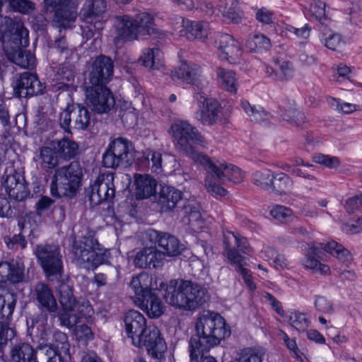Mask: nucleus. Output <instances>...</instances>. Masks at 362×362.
Segmentation results:
<instances>
[{
  "label": "nucleus",
  "mask_w": 362,
  "mask_h": 362,
  "mask_svg": "<svg viewBox=\"0 0 362 362\" xmlns=\"http://www.w3.org/2000/svg\"><path fill=\"white\" fill-rule=\"evenodd\" d=\"M86 96L87 105L96 114H107L115 105L114 95L106 86H87Z\"/></svg>",
  "instance_id": "nucleus-13"
},
{
  "label": "nucleus",
  "mask_w": 362,
  "mask_h": 362,
  "mask_svg": "<svg viewBox=\"0 0 362 362\" xmlns=\"http://www.w3.org/2000/svg\"><path fill=\"white\" fill-rule=\"evenodd\" d=\"M270 215L276 221L284 223L293 217V211L290 208L276 204L270 210Z\"/></svg>",
  "instance_id": "nucleus-56"
},
{
  "label": "nucleus",
  "mask_w": 362,
  "mask_h": 362,
  "mask_svg": "<svg viewBox=\"0 0 362 362\" xmlns=\"http://www.w3.org/2000/svg\"><path fill=\"white\" fill-rule=\"evenodd\" d=\"M105 21L101 20H89V22L84 21V24L81 25L82 35L87 40L92 38L96 32L103 29Z\"/></svg>",
  "instance_id": "nucleus-54"
},
{
  "label": "nucleus",
  "mask_w": 362,
  "mask_h": 362,
  "mask_svg": "<svg viewBox=\"0 0 362 362\" xmlns=\"http://www.w3.org/2000/svg\"><path fill=\"white\" fill-rule=\"evenodd\" d=\"M214 45L221 52V57L231 63H235L242 56L240 43L230 35L218 33L215 37Z\"/></svg>",
  "instance_id": "nucleus-20"
},
{
  "label": "nucleus",
  "mask_w": 362,
  "mask_h": 362,
  "mask_svg": "<svg viewBox=\"0 0 362 362\" xmlns=\"http://www.w3.org/2000/svg\"><path fill=\"white\" fill-rule=\"evenodd\" d=\"M182 210L185 216H188L189 222H196L201 219L200 204L194 200H187L185 202Z\"/></svg>",
  "instance_id": "nucleus-52"
},
{
  "label": "nucleus",
  "mask_w": 362,
  "mask_h": 362,
  "mask_svg": "<svg viewBox=\"0 0 362 362\" xmlns=\"http://www.w3.org/2000/svg\"><path fill=\"white\" fill-rule=\"evenodd\" d=\"M4 241L10 250H18V248L23 250L27 246V240L25 236L21 235V233L16 234L12 237L6 236L4 238Z\"/></svg>",
  "instance_id": "nucleus-59"
},
{
  "label": "nucleus",
  "mask_w": 362,
  "mask_h": 362,
  "mask_svg": "<svg viewBox=\"0 0 362 362\" xmlns=\"http://www.w3.org/2000/svg\"><path fill=\"white\" fill-rule=\"evenodd\" d=\"M11 9L23 15H30L35 9V4L30 0H8Z\"/></svg>",
  "instance_id": "nucleus-49"
},
{
  "label": "nucleus",
  "mask_w": 362,
  "mask_h": 362,
  "mask_svg": "<svg viewBox=\"0 0 362 362\" xmlns=\"http://www.w3.org/2000/svg\"><path fill=\"white\" fill-rule=\"evenodd\" d=\"M73 127L78 130L86 129L90 124V115L88 109L77 103L72 105Z\"/></svg>",
  "instance_id": "nucleus-39"
},
{
  "label": "nucleus",
  "mask_w": 362,
  "mask_h": 362,
  "mask_svg": "<svg viewBox=\"0 0 362 362\" xmlns=\"http://www.w3.org/2000/svg\"><path fill=\"white\" fill-rule=\"evenodd\" d=\"M45 86L35 73L23 72L17 78L14 90L21 98H30L42 94Z\"/></svg>",
  "instance_id": "nucleus-19"
},
{
  "label": "nucleus",
  "mask_w": 362,
  "mask_h": 362,
  "mask_svg": "<svg viewBox=\"0 0 362 362\" xmlns=\"http://www.w3.org/2000/svg\"><path fill=\"white\" fill-rule=\"evenodd\" d=\"M31 296L38 308L55 315L58 305L53 291L48 285L42 282L37 283L35 285Z\"/></svg>",
  "instance_id": "nucleus-21"
},
{
  "label": "nucleus",
  "mask_w": 362,
  "mask_h": 362,
  "mask_svg": "<svg viewBox=\"0 0 362 362\" xmlns=\"http://www.w3.org/2000/svg\"><path fill=\"white\" fill-rule=\"evenodd\" d=\"M164 259L163 252L156 247H148L136 253L134 263L139 268L158 269L163 265Z\"/></svg>",
  "instance_id": "nucleus-24"
},
{
  "label": "nucleus",
  "mask_w": 362,
  "mask_h": 362,
  "mask_svg": "<svg viewBox=\"0 0 362 362\" xmlns=\"http://www.w3.org/2000/svg\"><path fill=\"white\" fill-rule=\"evenodd\" d=\"M74 71L71 67L60 66L55 74L56 83L52 85V90L59 93L71 91L73 88L71 82L74 81Z\"/></svg>",
  "instance_id": "nucleus-32"
},
{
  "label": "nucleus",
  "mask_w": 362,
  "mask_h": 362,
  "mask_svg": "<svg viewBox=\"0 0 362 362\" xmlns=\"http://www.w3.org/2000/svg\"><path fill=\"white\" fill-rule=\"evenodd\" d=\"M279 115L284 120L296 126H301L305 123V114L298 111L295 107L294 104H291L288 107L281 105L279 107Z\"/></svg>",
  "instance_id": "nucleus-41"
},
{
  "label": "nucleus",
  "mask_w": 362,
  "mask_h": 362,
  "mask_svg": "<svg viewBox=\"0 0 362 362\" xmlns=\"http://www.w3.org/2000/svg\"><path fill=\"white\" fill-rule=\"evenodd\" d=\"M200 158V164L207 171L205 187L214 197L227 194V190L223 187L226 181L239 182L243 180L241 170L237 166L219 161L214 162L208 156H201Z\"/></svg>",
  "instance_id": "nucleus-6"
},
{
  "label": "nucleus",
  "mask_w": 362,
  "mask_h": 362,
  "mask_svg": "<svg viewBox=\"0 0 362 362\" xmlns=\"http://www.w3.org/2000/svg\"><path fill=\"white\" fill-rule=\"evenodd\" d=\"M156 280V278L144 272L132 279L129 286L135 293L136 303L155 292L158 288Z\"/></svg>",
  "instance_id": "nucleus-25"
},
{
  "label": "nucleus",
  "mask_w": 362,
  "mask_h": 362,
  "mask_svg": "<svg viewBox=\"0 0 362 362\" xmlns=\"http://www.w3.org/2000/svg\"><path fill=\"white\" fill-rule=\"evenodd\" d=\"M34 254L45 276H61L63 272L62 255L59 245L54 244H39L34 249Z\"/></svg>",
  "instance_id": "nucleus-12"
},
{
  "label": "nucleus",
  "mask_w": 362,
  "mask_h": 362,
  "mask_svg": "<svg viewBox=\"0 0 362 362\" xmlns=\"http://www.w3.org/2000/svg\"><path fill=\"white\" fill-rule=\"evenodd\" d=\"M71 311L76 315V318H88L93 313L90 303L85 299L77 300L74 305V308Z\"/></svg>",
  "instance_id": "nucleus-57"
},
{
  "label": "nucleus",
  "mask_w": 362,
  "mask_h": 362,
  "mask_svg": "<svg viewBox=\"0 0 362 362\" xmlns=\"http://www.w3.org/2000/svg\"><path fill=\"white\" fill-rule=\"evenodd\" d=\"M320 40L326 47L334 51L340 49L345 43L339 33H323Z\"/></svg>",
  "instance_id": "nucleus-53"
},
{
  "label": "nucleus",
  "mask_w": 362,
  "mask_h": 362,
  "mask_svg": "<svg viewBox=\"0 0 362 362\" xmlns=\"http://www.w3.org/2000/svg\"><path fill=\"white\" fill-rule=\"evenodd\" d=\"M183 27L188 39H204L209 34V23L204 21L182 20Z\"/></svg>",
  "instance_id": "nucleus-37"
},
{
  "label": "nucleus",
  "mask_w": 362,
  "mask_h": 362,
  "mask_svg": "<svg viewBox=\"0 0 362 362\" xmlns=\"http://www.w3.org/2000/svg\"><path fill=\"white\" fill-rule=\"evenodd\" d=\"M202 74L201 67L194 63H187L184 61L177 69L172 71L171 76L182 82L190 84L197 88V91H201L202 82L200 80Z\"/></svg>",
  "instance_id": "nucleus-23"
},
{
  "label": "nucleus",
  "mask_w": 362,
  "mask_h": 362,
  "mask_svg": "<svg viewBox=\"0 0 362 362\" xmlns=\"http://www.w3.org/2000/svg\"><path fill=\"white\" fill-rule=\"evenodd\" d=\"M264 353L255 347H247L240 350L237 362H262Z\"/></svg>",
  "instance_id": "nucleus-47"
},
{
  "label": "nucleus",
  "mask_w": 362,
  "mask_h": 362,
  "mask_svg": "<svg viewBox=\"0 0 362 362\" xmlns=\"http://www.w3.org/2000/svg\"><path fill=\"white\" fill-rule=\"evenodd\" d=\"M49 313L44 310H41L40 312L35 313L27 317L26 325L28 331H33L36 329L42 328L48 325L47 320Z\"/></svg>",
  "instance_id": "nucleus-50"
},
{
  "label": "nucleus",
  "mask_w": 362,
  "mask_h": 362,
  "mask_svg": "<svg viewBox=\"0 0 362 362\" xmlns=\"http://www.w3.org/2000/svg\"><path fill=\"white\" fill-rule=\"evenodd\" d=\"M267 256L273 259V264L276 269H283L288 266L287 259L283 254L278 253L274 248H268Z\"/></svg>",
  "instance_id": "nucleus-63"
},
{
  "label": "nucleus",
  "mask_w": 362,
  "mask_h": 362,
  "mask_svg": "<svg viewBox=\"0 0 362 362\" xmlns=\"http://www.w3.org/2000/svg\"><path fill=\"white\" fill-rule=\"evenodd\" d=\"M59 302L63 310L71 311L76 302L73 296V291L70 286L63 284L59 286Z\"/></svg>",
  "instance_id": "nucleus-46"
},
{
  "label": "nucleus",
  "mask_w": 362,
  "mask_h": 362,
  "mask_svg": "<svg viewBox=\"0 0 362 362\" xmlns=\"http://www.w3.org/2000/svg\"><path fill=\"white\" fill-rule=\"evenodd\" d=\"M273 172L268 169L256 171L252 175V182L256 185L267 191L269 190Z\"/></svg>",
  "instance_id": "nucleus-51"
},
{
  "label": "nucleus",
  "mask_w": 362,
  "mask_h": 362,
  "mask_svg": "<svg viewBox=\"0 0 362 362\" xmlns=\"http://www.w3.org/2000/svg\"><path fill=\"white\" fill-rule=\"evenodd\" d=\"M107 4L105 0H86L81 10L83 21L96 20L102 17L105 12Z\"/></svg>",
  "instance_id": "nucleus-35"
},
{
  "label": "nucleus",
  "mask_w": 362,
  "mask_h": 362,
  "mask_svg": "<svg viewBox=\"0 0 362 362\" xmlns=\"http://www.w3.org/2000/svg\"><path fill=\"white\" fill-rule=\"evenodd\" d=\"M8 195L11 199L17 202H22L27 199L30 195V191L25 181L18 184Z\"/></svg>",
  "instance_id": "nucleus-62"
},
{
  "label": "nucleus",
  "mask_w": 362,
  "mask_h": 362,
  "mask_svg": "<svg viewBox=\"0 0 362 362\" xmlns=\"http://www.w3.org/2000/svg\"><path fill=\"white\" fill-rule=\"evenodd\" d=\"M48 11L54 12L53 23L59 28H67L76 18L78 0H45Z\"/></svg>",
  "instance_id": "nucleus-15"
},
{
  "label": "nucleus",
  "mask_w": 362,
  "mask_h": 362,
  "mask_svg": "<svg viewBox=\"0 0 362 362\" xmlns=\"http://www.w3.org/2000/svg\"><path fill=\"white\" fill-rule=\"evenodd\" d=\"M114 62L107 56L100 54L92 63L88 72L90 86H106L112 78Z\"/></svg>",
  "instance_id": "nucleus-17"
},
{
  "label": "nucleus",
  "mask_w": 362,
  "mask_h": 362,
  "mask_svg": "<svg viewBox=\"0 0 362 362\" xmlns=\"http://www.w3.org/2000/svg\"><path fill=\"white\" fill-rule=\"evenodd\" d=\"M160 50L158 48H146L143 50L139 61L146 68L159 69L162 64L160 62H156L155 61V57L158 54Z\"/></svg>",
  "instance_id": "nucleus-48"
},
{
  "label": "nucleus",
  "mask_w": 362,
  "mask_h": 362,
  "mask_svg": "<svg viewBox=\"0 0 362 362\" xmlns=\"http://www.w3.org/2000/svg\"><path fill=\"white\" fill-rule=\"evenodd\" d=\"M170 132L176 149L201 163L200 157L206 156L199 153L194 145L204 146L205 140L197 127L187 121L177 120L171 124Z\"/></svg>",
  "instance_id": "nucleus-9"
},
{
  "label": "nucleus",
  "mask_w": 362,
  "mask_h": 362,
  "mask_svg": "<svg viewBox=\"0 0 362 362\" xmlns=\"http://www.w3.org/2000/svg\"><path fill=\"white\" fill-rule=\"evenodd\" d=\"M246 47L250 52H260L269 49L271 42L264 34H253L247 40Z\"/></svg>",
  "instance_id": "nucleus-44"
},
{
  "label": "nucleus",
  "mask_w": 362,
  "mask_h": 362,
  "mask_svg": "<svg viewBox=\"0 0 362 362\" xmlns=\"http://www.w3.org/2000/svg\"><path fill=\"white\" fill-rule=\"evenodd\" d=\"M115 18L116 36L114 42L116 45L120 42H126L137 40L139 35L155 33L153 18L147 13H141L135 16H117Z\"/></svg>",
  "instance_id": "nucleus-8"
},
{
  "label": "nucleus",
  "mask_w": 362,
  "mask_h": 362,
  "mask_svg": "<svg viewBox=\"0 0 362 362\" xmlns=\"http://www.w3.org/2000/svg\"><path fill=\"white\" fill-rule=\"evenodd\" d=\"M15 306V300L6 304V299L0 295V351L2 352L8 342L16 335L15 330L8 326Z\"/></svg>",
  "instance_id": "nucleus-18"
},
{
  "label": "nucleus",
  "mask_w": 362,
  "mask_h": 362,
  "mask_svg": "<svg viewBox=\"0 0 362 362\" xmlns=\"http://www.w3.org/2000/svg\"><path fill=\"white\" fill-rule=\"evenodd\" d=\"M193 98L198 109L195 112L196 119L203 125L211 126L217 123L221 110L218 101L213 98H207L202 91H194Z\"/></svg>",
  "instance_id": "nucleus-16"
},
{
  "label": "nucleus",
  "mask_w": 362,
  "mask_h": 362,
  "mask_svg": "<svg viewBox=\"0 0 362 362\" xmlns=\"http://www.w3.org/2000/svg\"><path fill=\"white\" fill-rule=\"evenodd\" d=\"M134 149L127 139L118 137L109 143L103 155V164L105 168H128L134 161Z\"/></svg>",
  "instance_id": "nucleus-11"
},
{
  "label": "nucleus",
  "mask_w": 362,
  "mask_h": 362,
  "mask_svg": "<svg viewBox=\"0 0 362 362\" xmlns=\"http://www.w3.org/2000/svg\"><path fill=\"white\" fill-rule=\"evenodd\" d=\"M182 192L173 187H163L160 192L158 202L163 211H170L178 208L182 201Z\"/></svg>",
  "instance_id": "nucleus-30"
},
{
  "label": "nucleus",
  "mask_w": 362,
  "mask_h": 362,
  "mask_svg": "<svg viewBox=\"0 0 362 362\" xmlns=\"http://www.w3.org/2000/svg\"><path fill=\"white\" fill-rule=\"evenodd\" d=\"M326 4L324 1L317 0L310 5V11L313 16L320 21L321 23H325L327 20L325 13Z\"/></svg>",
  "instance_id": "nucleus-61"
},
{
  "label": "nucleus",
  "mask_w": 362,
  "mask_h": 362,
  "mask_svg": "<svg viewBox=\"0 0 362 362\" xmlns=\"http://www.w3.org/2000/svg\"><path fill=\"white\" fill-rule=\"evenodd\" d=\"M25 181V180L23 176H22L20 173L14 172V173L6 175L3 182V186L5 189V192L8 194L13 189H15V187H16L18 184L23 183Z\"/></svg>",
  "instance_id": "nucleus-60"
},
{
  "label": "nucleus",
  "mask_w": 362,
  "mask_h": 362,
  "mask_svg": "<svg viewBox=\"0 0 362 362\" xmlns=\"http://www.w3.org/2000/svg\"><path fill=\"white\" fill-rule=\"evenodd\" d=\"M271 187L268 192L277 194H285L291 185L289 176L281 172H273Z\"/></svg>",
  "instance_id": "nucleus-42"
},
{
  "label": "nucleus",
  "mask_w": 362,
  "mask_h": 362,
  "mask_svg": "<svg viewBox=\"0 0 362 362\" xmlns=\"http://www.w3.org/2000/svg\"><path fill=\"white\" fill-rule=\"evenodd\" d=\"M240 106L245 112L248 115L251 122L267 127L271 122L272 116L262 107L251 105L247 100H241Z\"/></svg>",
  "instance_id": "nucleus-31"
},
{
  "label": "nucleus",
  "mask_w": 362,
  "mask_h": 362,
  "mask_svg": "<svg viewBox=\"0 0 362 362\" xmlns=\"http://www.w3.org/2000/svg\"><path fill=\"white\" fill-rule=\"evenodd\" d=\"M165 301L176 308L193 310L207 300V291L191 281L171 280L164 294Z\"/></svg>",
  "instance_id": "nucleus-5"
},
{
  "label": "nucleus",
  "mask_w": 362,
  "mask_h": 362,
  "mask_svg": "<svg viewBox=\"0 0 362 362\" xmlns=\"http://www.w3.org/2000/svg\"><path fill=\"white\" fill-rule=\"evenodd\" d=\"M325 252L332 255L343 263H348L352 260V255L346 248L341 244L331 240L326 243H313L308 248L302 260L303 265L315 273L328 274L330 271L329 266L320 262V259H323Z\"/></svg>",
  "instance_id": "nucleus-7"
},
{
  "label": "nucleus",
  "mask_w": 362,
  "mask_h": 362,
  "mask_svg": "<svg viewBox=\"0 0 362 362\" xmlns=\"http://www.w3.org/2000/svg\"><path fill=\"white\" fill-rule=\"evenodd\" d=\"M40 164L42 169H53L59 165V156L52 147L43 146L39 152Z\"/></svg>",
  "instance_id": "nucleus-43"
},
{
  "label": "nucleus",
  "mask_w": 362,
  "mask_h": 362,
  "mask_svg": "<svg viewBox=\"0 0 362 362\" xmlns=\"http://www.w3.org/2000/svg\"><path fill=\"white\" fill-rule=\"evenodd\" d=\"M125 331L135 346H146L148 354L155 360H164L167 344L157 327L146 329L144 316L137 310L128 311L124 319Z\"/></svg>",
  "instance_id": "nucleus-2"
},
{
  "label": "nucleus",
  "mask_w": 362,
  "mask_h": 362,
  "mask_svg": "<svg viewBox=\"0 0 362 362\" xmlns=\"http://www.w3.org/2000/svg\"><path fill=\"white\" fill-rule=\"evenodd\" d=\"M136 303L151 318L159 317L164 313L165 307L156 291Z\"/></svg>",
  "instance_id": "nucleus-33"
},
{
  "label": "nucleus",
  "mask_w": 362,
  "mask_h": 362,
  "mask_svg": "<svg viewBox=\"0 0 362 362\" xmlns=\"http://www.w3.org/2000/svg\"><path fill=\"white\" fill-rule=\"evenodd\" d=\"M216 76L218 84L223 89L233 94L237 93L238 81L233 71L218 67L216 69Z\"/></svg>",
  "instance_id": "nucleus-36"
},
{
  "label": "nucleus",
  "mask_w": 362,
  "mask_h": 362,
  "mask_svg": "<svg viewBox=\"0 0 362 362\" xmlns=\"http://www.w3.org/2000/svg\"><path fill=\"white\" fill-rule=\"evenodd\" d=\"M219 7L223 16L230 22L236 24L242 22L243 13L236 0H221Z\"/></svg>",
  "instance_id": "nucleus-38"
},
{
  "label": "nucleus",
  "mask_w": 362,
  "mask_h": 362,
  "mask_svg": "<svg viewBox=\"0 0 362 362\" xmlns=\"http://www.w3.org/2000/svg\"><path fill=\"white\" fill-rule=\"evenodd\" d=\"M10 357L11 362H39L37 349L25 341H19L11 346Z\"/></svg>",
  "instance_id": "nucleus-29"
},
{
  "label": "nucleus",
  "mask_w": 362,
  "mask_h": 362,
  "mask_svg": "<svg viewBox=\"0 0 362 362\" xmlns=\"http://www.w3.org/2000/svg\"><path fill=\"white\" fill-rule=\"evenodd\" d=\"M0 33L4 41L12 42L15 45V47L6 50L8 59L21 68L30 70L35 69L37 63L35 54L21 48L29 44L28 30L24 24L10 17H5Z\"/></svg>",
  "instance_id": "nucleus-3"
},
{
  "label": "nucleus",
  "mask_w": 362,
  "mask_h": 362,
  "mask_svg": "<svg viewBox=\"0 0 362 362\" xmlns=\"http://www.w3.org/2000/svg\"><path fill=\"white\" fill-rule=\"evenodd\" d=\"M52 343L43 344L40 343L37 347L38 349H45L47 358L62 356V354H69L70 344L66 334L57 330L52 334Z\"/></svg>",
  "instance_id": "nucleus-26"
},
{
  "label": "nucleus",
  "mask_w": 362,
  "mask_h": 362,
  "mask_svg": "<svg viewBox=\"0 0 362 362\" xmlns=\"http://www.w3.org/2000/svg\"><path fill=\"white\" fill-rule=\"evenodd\" d=\"M24 265L22 262L12 259L0 262V283L9 281L13 284L21 282L24 278Z\"/></svg>",
  "instance_id": "nucleus-27"
},
{
  "label": "nucleus",
  "mask_w": 362,
  "mask_h": 362,
  "mask_svg": "<svg viewBox=\"0 0 362 362\" xmlns=\"http://www.w3.org/2000/svg\"><path fill=\"white\" fill-rule=\"evenodd\" d=\"M135 185L136 198L143 199L155 194L157 182L148 175H139L135 177Z\"/></svg>",
  "instance_id": "nucleus-34"
},
{
  "label": "nucleus",
  "mask_w": 362,
  "mask_h": 362,
  "mask_svg": "<svg viewBox=\"0 0 362 362\" xmlns=\"http://www.w3.org/2000/svg\"><path fill=\"white\" fill-rule=\"evenodd\" d=\"M72 253L77 265L92 270L101 264H107L111 257L110 250L100 245L95 232L89 228L79 240L74 241Z\"/></svg>",
  "instance_id": "nucleus-4"
},
{
  "label": "nucleus",
  "mask_w": 362,
  "mask_h": 362,
  "mask_svg": "<svg viewBox=\"0 0 362 362\" xmlns=\"http://www.w3.org/2000/svg\"><path fill=\"white\" fill-rule=\"evenodd\" d=\"M113 180V173L102 174L90 185L86 190V195L92 206L112 201L115 196Z\"/></svg>",
  "instance_id": "nucleus-14"
},
{
  "label": "nucleus",
  "mask_w": 362,
  "mask_h": 362,
  "mask_svg": "<svg viewBox=\"0 0 362 362\" xmlns=\"http://www.w3.org/2000/svg\"><path fill=\"white\" fill-rule=\"evenodd\" d=\"M148 235L151 242H154L159 247L163 250L162 252L170 257L179 255L183 250V245L173 235L156 230H150Z\"/></svg>",
  "instance_id": "nucleus-22"
},
{
  "label": "nucleus",
  "mask_w": 362,
  "mask_h": 362,
  "mask_svg": "<svg viewBox=\"0 0 362 362\" xmlns=\"http://www.w3.org/2000/svg\"><path fill=\"white\" fill-rule=\"evenodd\" d=\"M51 146L59 158L64 161L74 159L79 154L78 144L66 136L53 140L51 142Z\"/></svg>",
  "instance_id": "nucleus-28"
},
{
  "label": "nucleus",
  "mask_w": 362,
  "mask_h": 362,
  "mask_svg": "<svg viewBox=\"0 0 362 362\" xmlns=\"http://www.w3.org/2000/svg\"><path fill=\"white\" fill-rule=\"evenodd\" d=\"M285 317L289 325L299 332L306 331L310 323L305 313L296 310L290 312Z\"/></svg>",
  "instance_id": "nucleus-45"
},
{
  "label": "nucleus",
  "mask_w": 362,
  "mask_h": 362,
  "mask_svg": "<svg viewBox=\"0 0 362 362\" xmlns=\"http://www.w3.org/2000/svg\"><path fill=\"white\" fill-rule=\"evenodd\" d=\"M83 177V168L78 160L57 168L52 178L50 193L52 197H73L78 191Z\"/></svg>",
  "instance_id": "nucleus-10"
},
{
  "label": "nucleus",
  "mask_w": 362,
  "mask_h": 362,
  "mask_svg": "<svg viewBox=\"0 0 362 362\" xmlns=\"http://www.w3.org/2000/svg\"><path fill=\"white\" fill-rule=\"evenodd\" d=\"M237 234L230 231L223 232V243L224 245V253L226 254L228 260L229 261L230 254L233 253L234 255L242 256L235 247H232L233 244H235Z\"/></svg>",
  "instance_id": "nucleus-55"
},
{
  "label": "nucleus",
  "mask_w": 362,
  "mask_h": 362,
  "mask_svg": "<svg viewBox=\"0 0 362 362\" xmlns=\"http://www.w3.org/2000/svg\"><path fill=\"white\" fill-rule=\"evenodd\" d=\"M196 334L189 340V351L191 362H199V356L218 344L230 335L225 319L218 313L204 311L196 322Z\"/></svg>",
  "instance_id": "nucleus-1"
},
{
  "label": "nucleus",
  "mask_w": 362,
  "mask_h": 362,
  "mask_svg": "<svg viewBox=\"0 0 362 362\" xmlns=\"http://www.w3.org/2000/svg\"><path fill=\"white\" fill-rule=\"evenodd\" d=\"M310 30L311 27L308 24H305L300 28H295L288 24L285 25L286 34H293L300 39H308L310 37Z\"/></svg>",
  "instance_id": "nucleus-64"
},
{
  "label": "nucleus",
  "mask_w": 362,
  "mask_h": 362,
  "mask_svg": "<svg viewBox=\"0 0 362 362\" xmlns=\"http://www.w3.org/2000/svg\"><path fill=\"white\" fill-rule=\"evenodd\" d=\"M313 160L318 164L322 165L329 169L338 168L341 161L339 158L322 153H317L313 157Z\"/></svg>",
  "instance_id": "nucleus-58"
},
{
  "label": "nucleus",
  "mask_w": 362,
  "mask_h": 362,
  "mask_svg": "<svg viewBox=\"0 0 362 362\" xmlns=\"http://www.w3.org/2000/svg\"><path fill=\"white\" fill-rule=\"evenodd\" d=\"M229 262L232 265L235 266L236 272L240 273L248 288L250 291L255 290L256 286L253 282L251 272L244 267L245 257L243 256L234 255L233 253H230L229 257Z\"/></svg>",
  "instance_id": "nucleus-40"
}]
</instances>
